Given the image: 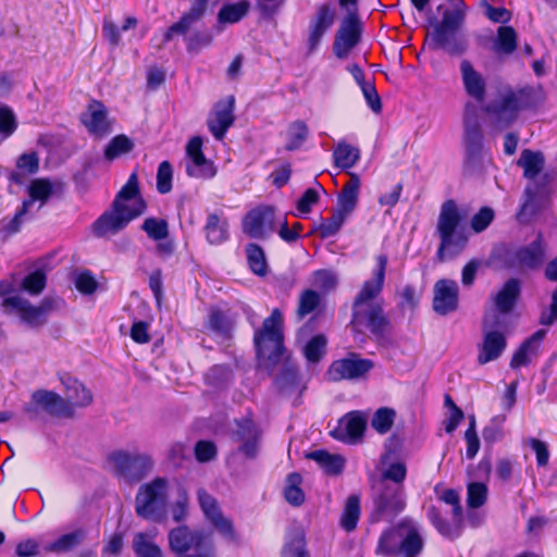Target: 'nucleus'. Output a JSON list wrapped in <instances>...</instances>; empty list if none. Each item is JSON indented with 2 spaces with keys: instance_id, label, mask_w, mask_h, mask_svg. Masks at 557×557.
Listing matches in <instances>:
<instances>
[{
  "instance_id": "nucleus-22",
  "label": "nucleus",
  "mask_w": 557,
  "mask_h": 557,
  "mask_svg": "<svg viewBox=\"0 0 557 557\" xmlns=\"http://www.w3.org/2000/svg\"><path fill=\"white\" fill-rule=\"evenodd\" d=\"M431 49H442L451 55H460L467 50V40L457 34V29L434 26L430 35Z\"/></svg>"
},
{
  "instance_id": "nucleus-1",
  "label": "nucleus",
  "mask_w": 557,
  "mask_h": 557,
  "mask_svg": "<svg viewBox=\"0 0 557 557\" xmlns=\"http://www.w3.org/2000/svg\"><path fill=\"white\" fill-rule=\"evenodd\" d=\"M377 269L372 280L366 281L352 304L351 325L358 332L370 331L375 336L384 334L388 320L380 294L385 280L387 257H376Z\"/></svg>"
},
{
  "instance_id": "nucleus-35",
  "label": "nucleus",
  "mask_w": 557,
  "mask_h": 557,
  "mask_svg": "<svg viewBox=\"0 0 557 557\" xmlns=\"http://www.w3.org/2000/svg\"><path fill=\"white\" fill-rule=\"evenodd\" d=\"M517 165L523 170V176L529 180L542 173L545 165V158L541 151L524 149L521 151Z\"/></svg>"
},
{
  "instance_id": "nucleus-19",
  "label": "nucleus",
  "mask_w": 557,
  "mask_h": 557,
  "mask_svg": "<svg viewBox=\"0 0 557 557\" xmlns=\"http://www.w3.org/2000/svg\"><path fill=\"white\" fill-rule=\"evenodd\" d=\"M234 96H227L214 104L207 124L215 139L222 140L227 129L234 124Z\"/></svg>"
},
{
  "instance_id": "nucleus-43",
  "label": "nucleus",
  "mask_w": 557,
  "mask_h": 557,
  "mask_svg": "<svg viewBox=\"0 0 557 557\" xmlns=\"http://www.w3.org/2000/svg\"><path fill=\"white\" fill-rule=\"evenodd\" d=\"M84 532L81 530L64 534L49 543L46 550L51 553H66L77 547L84 540Z\"/></svg>"
},
{
  "instance_id": "nucleus-10",
  "label": "nucleus",
  "mask_w": 557,
  "mask_h": 557,
  "mask_svg": "<svg viewBox=\"0 0 557 557\" xmlns=\"http://www.w3.org/2000/svg\"><path fill=\"white\" fill-rule=\"evenodd\" d=\"M108 461L114 475L128 484L143 481L154 468V461L150 455L122 449L112 451Z\"/></svg>"
},
{
  "instance_id": "nucleus-4",
  "label": "nucleus",
  "mask_w": 557,
  "mask_h": 557,
  "mask_svg": "<svg viewBox=\"0 0 557 557\" xmlns=\"http://www.w3.org/2000/svg\"><path fill=\"white\" fill-rule=\"evenodd\" d=\"M283 341V315L278 309H274L253 336L260 367L272 371V367L280 362L284 352Z\"/></svg>"
},
{
  "instance_id": "nucleus-14",
  "label": "nucleus",
  "mask_w": 557,
  "mask_h": 557,
  "mask_svg": "<svg viewBox=\"0 0 557 557\" xmlns=\"http://www.w3.org/2000/svg\"><path fill=\"white\" fill-rule=\"evenodd\" d=\"M52 194L53 187L49 180L36 178L32 181L28 186L29 199L23 201L21 209L15 213L13 219L3 226V230L9 234L17 233L23 223V218L28 213L34 202L38 200L40 201V207H42Z\"/></svg>"
},
{
  "instance_id": "nucleus-47",
  "label": "nucleus",
  "mask_w": 557,
  "mask_h": 557,
  "mask_svg": "<svg viewBox=\"0 0 557 557\" xmlns=\"http://www.w3.org/2000/svg\"><path fill=\"white\" fill-rule=\"evenodd\" d=\"M134 148V143L125 135L113 137L104 149V158L109 161L117 157L128 153Z\"/></svg>"
},
{
  "instance_id": "nucleus-28",
  "label": "nucleus",
  "mask_w": 557,
  "mask_h": 557,
  "mask_svg": "<svg viewBox=\"0 0 557 557\" xmlns=\"http://www.w3.org/2000/svg\"><path fill=\"white\" fill-rule=\"evenodd\" d=\"M32 400L35 405L54 417H72L73 410L67 401L59 394L39 389L33 393Z\"/></svg>"
},
{
  "instance_id": "nucleus-26",
  "label": "nucleus",
  "mask_w": 557,
  "mask_h": 557,
  "mask_svg": "<svg viewBox=\"0 0 557 557\" xmlns=\"http://www.w3.org/2000/svg\"><path fill=\"white\" fill-rule=\"evenodd\" d=\"M208 542H210L208 536L191 531L186 524L172 529L169 534L170 547L177 554H185L190 549L195 550Z\"/></svg>"
},
{
  "instance_id": "nucleus-40",
  "label": "nucleus",
  "mask_w": 557,
  "mask_h": 557,
  "mask_svg": "<svg viewBox=\"0 0 557 557\" xmlns=\"http://www.w3.org/2000/svg\"><path fill=\"white\" fill-rule=\"evenodd\" d=\"M553 182L554 175L552 173L542 172L535 177L528 180L524 195H535L546 199L552 193Z\"/></svg>"
},
{
  "instance_id": "nucleus-51",
  "label": "nucleus",
  "mask_w": 557,
  "mask_h": 557,
  "mask_svg": "<svg viewBox=\"0 0 557 557\" xmlns=\"http://www.w3.org/2000/svg\"><path fill=\"white\" fill-rule=\"evenodd\" d=\"M348 215L338 209H335L329 219L321 221L318 231L322 238L335 235L342 227L344 221Z\"/></svg>"
},
{
  "instance_id": "nucleus-21",
  "label": "nucleus",
  "mask_w": 557,
  "mask_h": 557,
  "mask_svg": "<svg viewBox=\"0 0 557 557\" xmlns=\"http://www.w3.org/2000/svg\"><path fill=\"white\" fill-rule=\"evenodd\" d=\"M458 284L448 278L438 280L434 285L433 309L441 315L454 312L458 308Z\"/></svg>"
},
{
  "instance_id": "nucleus-33",
  "label": "nucleus",
  "mask_w": 557,
  "mask_h": 557,
  "mask_svg": "<svg viewBox=\"0 0 557 557\" xmlns=\"http://www.w3.org/2000/svg\"><path fill=\"white\" fill-rule=\"evenodd\" d=\"M306 458L315 461L329 475H338L345 467V458L338 454H331L324 449H318L306 454Z\"/></svg>"
},
{
  "instance_id": "nucleus-24",
  "label": "nucleus",
  "mask_w": 557,
  "mask_h": 557,
  "mask_svg": "<svg viewBox=\"0 0 557 557\" xmlns=\"http://www.w3.org/2000/svg\"><path fill=\"white\" fill-rule=\"evenodd\" d=\"M366 426V418L360 412L352 411L339 420L331 435L344 443H355L363 436Z\"/></svg>"
},
{
  "instance_id": "nucleus-62",
  "label": "nucleus",
  "mask_w": 557,
  "mask_h": 557,
  "mask_svg": "<svg viewBox=\"0 0 557 557\" xmlns=\"http://www.w3.org/2000/svg\"><path fill=\"white\" fill-rule=\"evenodd\" d=\"M360 511V497L355 494L349 495L345 503L341 522H358Z\"/></svg>"
},
{
  "instance_id": "nucleus-15",
  "label": "nucleus",
  "mask_w": 557,
  "mask_h": 557,
  "mask_svg": "<svg viewBox=\"0 0 557 557\" xmlns=\"http://www.w3.org/2000/svg\"><path fill=\"white\" fill-rule=\"evenodd\" d=\"M243 231L251 238L265 239L275 231V213L270 206L250 210L243 220Z\"/></svg>"
},
{
  "instance_id": "nucleus-2",
  "label": "nucleus",
  "mask_w": 557,
  "mask_h": 557,
  "mask_svg": "<svg viewBox=\"0 0 557 557\" xmlns=\"http://www.w3.org/2000/svg\"><path fill=\"white\" fill-rule=\"evenodd\" d=\"M545 98L541 85H527L519 88L506 87L484 107V111L493 119L494 127L505 129L518 119L521 111L541 106Z\"/></svg>"
},
{
  "instance_id": "nucleus-59",
  "label": "nucleus",
  "mask_w": 557,
  "mask_h": 557,
  "mask_svg": "<svg viewBox=\"0 0 557 557\" xmlns=\"http://www.w3.org/2000/svg\"><path fill=\"white\" fill-rule=\"evenodd\" d=\"M246 252L250 269L256 274L263 275L267 270V262L261 247L256 244H249L246 248Z\"/></svg>"
},
{
  "instance_id": "nucleus-20",
  "label": "nucleus",
  "mask_w": 557,
  "mask_h": 557,
  "mask_svg": "<svg viewBox=\"0 0 557 557\" xmlns=\"http://www.w3.org/2000/svg\"><path fill=\"white\" fill-rule=\"evenodd\" d=\"M336 20L335 9L330 3L318 7L310 20L308 35V52L315 51L324 34L332 27Z\"/></svg>"
},
{
  "instance_id": "nucleus-18",
  "label": "nucleus",
  "mask_w": 557,
  "mask_h": 557,
  "mask_svg": "<svg viewBox=\"0 0 557 557\" xmlns=\"http://www.w3.org/2000/svg\"><path fill=\"white\" fill-rule=\"evenodd\" d=\"M233 438L239 444L238 451L246 458L252 459L258 455L261 430L250 417L236 421Z\"/></svg>"
},
{
  "instance_id": "nucleus-56",
  "label": "nucleus",
  "mask_w": 557,
  "mask_h": 557,
  "mask_svg": "<svg viewBox=\"0 0 557 557\" xmlns=\"http://www.w3.org/2000/svg\"><path fill=\"white\" fill-rule=\"evenodd\" d=\"M488 490L482 482H471L467 486V505L469 508H479L487 499Z\"/></svg>"
},
{
  "instance_id": "nucleus-13",
  "label": "nucleus",
  "mask_w": 557,
  "mask_h": 557,
  "mask_svg": "<svg viewBox=\"0 0 557 557\" xmlns=\"http://www.w3.org/2000/svg\"><path fill=\"white\" fill-rule=\"evenodd\" d=\"M373 368L374 362L371 359L350 352L346 358L334 360L325 372V377L329 382L356 381L364 377Z\"/></svg>"
},
{
  "instance_id": "nucleus-54",
  "label": "nucleus",
  "mask_w": 557,
  "mask_h": 557,
  "mask_svg": "<svg viewBox=\"0 0 557 557\" xmlns=\"http://www.w3.org/2000/svg\"><path fill=\"white\" fill-rule=\"evenodd\" d=\"M133 548L137 557H163L160 547L147 540L143 533L134 537Z\"/></svg>"
},
{
  "instance_id": "nucleus-5",
  "label": "nucleus",
  "mask_w": 557,
  "mask_h": 557,
  "mask_svg": "<svg viewBox=\"0 0 557 557\" xmlns=\"http://www.w3.org/2000/svg\"><path fill=\"white\" fill-rule=\"evenodd\" d=\"M209 2L210 0H194L190 9L166 29L163 41L172 40L174 35H182L185 37L188 52H199L202 48L210 46L213 35L209 29H193L194 25L206 15Z\"/></svg>"
},
{
  "instance_id": "nucleus-60",
  "label": "nucleus",
  "mask_w": 557,
  "mask_h": 557,
  "mask_svg": "<svg viewBox=\"0 0 557 557\" xmlns=\"http://www.w3.org/2000/svg\"><path fill=\"white\" fill-rule=\"evenodd\" d=\"M17 128V121L13 110L0 104V134L7 138L10 137Z\"/></svg>"
},
{
  "instance_id": "nucleus-17",
  "label": "nucleus",
  "mask_w": 557,
  "mask_h": 557,
  "mask_svg": "<svg viewBox=\"0 0 557 557\" xmlns=\"http://www.w3.org/2000/svg\"><path fill=\"white\" fill-rule=\"evenodd\" d=\"M544 261V250L540 239L529 246L508 249L504 253V262L511 269H535Z\"/></svg>"
},
{
  "instance_id": "nucleus-45",
  "label": "nucleus",
  "mask_w": 557,
  "mask_h": 557,
  "mask_svg": "<svg viewBox=\"0 0 557 557\" xmlns=\"http://www.w3.org/2000/svg\"><path fill=\"white\" fill-rule=\"evenodd\" d=\"M301 482L302 478L297 472H293L287 475L284 496L285 499L293 506H299L305 500V494L300 488Z\"/></svg>"
},
{
  "instance_id": "nucleus-61",
  "label": "nucleus",
  "mask_w": 557,
  "mask_h": 557,
  "mask_svg": "<svg viewBox=\"0 0 557 557\" xmlns=\"http://www.w3.org/2000/svg\"><path fill=\"white\" fill-rule=\"evenodd\" d=\"M173 170L169 161H162L157 172V189L160 194H168L172 190Z\"/></svg>"
},
{
  "instance_id": "nucleus-16",
  "label": "nucleus",
  "mask_w": 557,
  "mask_h": 557,
  "mask_svg": "<svg viewBox=\"0 0 557 557\" xmlns=\"http://www.w3.org/2000/svg\"><path fill=\"white\" fill-rule=\"evenodd\" d=\"M361 35L360 23L356 11H349V14L343 20L333 44L334 54L338 59H346L355 48Z\"/></svg>"
},
{
  "instance_id": "nucleus-46",
  "label": "nucleus",
  "mask_w": 557,
  "mask_h": 557,
  "mask_svg": "<svg viewBox=\"0 0 557 557\" xmlns=\"http://www.w3.org/2000/svg\"><path fill=\"white\" fill-rule=\"evenodd\" d=\"M321 304V296L313 289H305L299 295L296 314L299 320L315 311Z\"/></svg>"
},
{
  "instance_id": "nucleus-34",
  "label": "nucleus",
  "mask_w": 557,
  "mask_h": 557,
  "mask_svg": "<svg viewBox=\"0 0 557 557\" xmlns=\"http://www.w3.org/2000/svg\"><path fill=\"white\" fill-rule=\"evenodd\" d=\"M236 323L235 317L228 311H222L219 308H211L206 326L213 333L230 338Z\"/></svg>"
},
{
  "instance_id": "nucleus-39",
  "label": "nucleus",
  "mask_w": 557,
  "mask_h": 557,
  "mask_svg": "<svg viewBox=\"0 0 557 557\" xmlns=\"http://www.w3.org/2000/svg\"><path fill=\"white\" fill-rule=\"evenodd\" d=\"M327 338L323 334L314 335L302 347L304 357L309 363H319L326 355Z\"/></svg>"
},
{
  "instance_id": "nucleus-9",
  "label": "nucleus",
  "mask_w": 557,
  "mask_h": 557,
  "mask_svg": "<svg viewBox=\"0 0 557 557\" xmlns=\"http://www.w3.org/2000/svg\"><path fill=\"white\" fill-rule=\"evenodd\" d=\"M463 122V143L466 149L463 174L467 176H474L480 174L483 170L484 156L483 134L478 120L476 109L472 104H467Z\"/></svg>"
},
{
  "instance_id": "nucleus-53",
  "label": "nucleus",
  "mask_w": 557,
  "mask_h": 557,
  "mask_svg": "<svg viewBox=\"0 0 557 557\" xmlns=\"http://www.w3.org/2000/svg\"><path fill=\"white\" fill-rule=\"evenodd\" d=\"M299 375L295 366L285 364L275 379L277 388L282 392H290L298 386Z\"/></svg>"
},
{
  "instance_id": "nucleus-44",
  "label": "nucleus",
  "mask_w": 557,
  "mask_h": 557,
  "mask_svg": "<svg viewBox=\"0 0 557 557\" xmlns=\"http://www.w3.org/2000/svg\"><path fill=\"white\" fill-rule=\"evenodd\" d=\"M523 202L517 214L518 220L521 223H530L542 210L543 201L545 198L535 195H524Z\"/></svg>"
},
{
  "instance_id": "nucleus-37",
  "label": "nucleus",
  "mask_w": 557,
  "mask_h": 557,
  "mask_svg": "<svg viewBox=\"0 0 557 557\" xmlns=\"http://www.w3.org/2000/svg\"><path fill=\"white\" fill-rule=\"evenodd\" d=\"M250 2L248 0H240L236 3L224 4L216 16L218 23L234 24L239 22L249 11Z\"/></svg>"
},
{
  "instance_id": "nucleus-6",
  "label": "nucleus",
  "mask_w": 557,
  "mask_h": 557,
  "mask_svg": "<svg viewBox=\"0 0 557 557\" xmlns=\"http://www.w3.org/2000/svg\"><path fill=\"white\" fill-rule=\"evenodd\" d=\"M463 216L455 200L449 199L442 203L436 231L441 238V244L437 250V258L444 261L445 252L450 256H456L466 246L467 236L458 231V227Z\"/></svg>"
},
{
  "instance_id": "nucleus-58",
  "label": "nucleus",
  "mask_w": 557,
  "mask_h": 557,
  "mask_svg": "<svg viewBox=\"0 0 557 557\" xmlns=\"http://www.w3.org/2000/svg\"><path fill=\"white\" fill-rule=\"evenodd\" d=\"M46 274L42 270H36L24 277L21 287L30 295H39L46 287Z\"/></svg>"
},
{
  "instance_id": "nucleus-64",
  "label": "nucleus",
  "mask_w": 557,
  "mask_h": 557,
  "mask_svg": "<svg viewBox=\"0 0 557 557\" xmlns=\"http://www.w3.org/2000/svg\"><path fill=\"white\" fill-rule=\"evenodd\" d=\"M75 287L79 293L90 295L96 292L98 283L89 271H85L76 276Z\"/></svg>"
},
{
  "instance_id": "nucleus-50",
  "label": "nucleus",
  "mask_w": 557,
  "mask_h": 557,
  "mask_svg": "<svg viewBox=\"0 0 557 557\" xmlns=\"http://www.w3.org/2000/svg\"><path fill=\"white\" fill-rule=\"evenodd\" d=\"M141 230L153 240H163L169 236V224L164 219L147 218Z\"/></svg>"
},
{
  "instance_id": "nucleus-49",
  "label": "nucleus",
  "mask_w": 557,
  "mask_h": 557,
  "mask_svg": "<svg viewBox=\"0 0 557 557\" xmlns=\"http://www.w3.org/2000/svg\"><path fill=\"white\" fill-rule=\"evenodd\" d=\"M198 500L205 516L210 522H226L222 517L215 498L205 490L198 491Z\"/></svg>"
},
{
  "instance_id": "nucleus-12",
  "label": "nucleus",
  "mask_w": 557,
  "mask_h": 557,
  "mask_svg": "<svg viewBox=\"0 0 557 557\" xmlns=\"http://www.w3.org/2000/svg\"><path fill=\"white\" fill-rule=\"evenodd\" d=\"M496 312L486 313L483 318V341L479 345L478 363L483 366L498 359L507 346L504 333L495 330L498 325Z\"/></svg>"
},
{
  "instance_id": "nucleus-55",
  "label": "nucleus",
  "mask_w": 557,
  "mask_h": 557,
  "mask_svg": "<svg viewBox=\"0 0 557 557\" xmlns=\"http://www.w3.org/2000/svg\"><path fill=\"white\" fill-rule=\"evenodd\" d=\"M395 416L396 412L394 409L387 407L380 408L375 411L371 420V425L380 434H385L391 430Z\"/></svg>"
},
{
  "instance_id": "nucleus-42",
  "label": "nucleus",
  "mask_w": 557,
  "mask_h": 557,
  "mask_svg": "<svg viewBox=\"0 0 557 557\" xmlns=\"http://www.w3.org/2000/svg\"><path fill=\"white\" fill-rule=\"evenodd\" d=\"M453 9L443 13V18L436 25L450 29H459L465 23L467 7L462 0H451Z\"/></svg>"
},
{
  "instance_id": "nucleus-23",
  "label": "nucleus",
  "mask_w": 557,
  "mask_h": 557,
  "mask_svg": "<svg viewBox=\"0 0 557 557\" xmlns=\"http://www.w3.org/2000/svg\"><path fill=\"white\" fill-rule=\"evenodd\" d=\"M201 148L202 139L200 137H193L188 141L186 153L190 159V164L187 165L186 172L193 177L210 178L214 176L215 169L212 162L206 159Z\"/></svg>"
},
{
  "instance_id": "nucleus-8",
  "label": "nucleus",
  "mask_w": 557,
  "mask_h": 557,
  "mask_svg": "<svg viewBox=\"0 0 557 557\" xmlns=\"http://www.w3.org/2000/svg\"><path fill=\"white\" fill-rule=\"evenodd\" d=\"M169 481L157 476L138 487L135 496V511L144 520L159 519L166 510Z\"/></svg>"
},
{
  "instance_id": "nucleus-25",
  "label": "nucleus",
  "mask_w": 557,
  "mask_h": 557,
  "mask_svg": "<svg viewBox=\"0 0 557 557\" xmlns=\"http://www.w3.org/2000/svg\"><path fill=\"white\" fill-rule=\"evenodd\" d=\"M81 121L88 132L97 137H103L112 131L108 110L100 101L90 102L86 112L82 114Z\"/></svg>"
},
{
  "instance_id": "nucleus-41",
  "label": "nucleus",
  "mask_w": 557,
  "mask_h": 557,
  "mask_svg": "<svg viewBox=\"0 0 557 557\" xmlns=\"http://www.w3.org/2000/svg\"><path fill=\"white\" fill-rule=\"evenodd\" d=\"M287 537V543L282 553L283 557H306L304 530L294 527L288 530Z\"/></svg>"
},
{
  "instance_id": "nucleus-7",
  "label": "nucleus",
  "mask_w": 557,
  "mask_h": 557,
  "mask_svg": "<svg viewBox=\"0 0 557 557\" xmlns=\"http://www.w3.org/2000/svg\"><path fill=\"white\" fill-rule=\"evenodd\" d=\"M422 548L423 540L410 524H394L381 535L377 553L384 556L417 557Z\"/></svg>"
},
{
  "instance_id": "nucleus-38",
  "label": "nucleus",
  "mask_w": 557,
  "mask_h": 557,
  "mask_svg": "<svg viewBox=\"0 0 557 557\" xmlns=\"http://www.w3.org/2000/svg\"><path fill=\"white\" fill-rule=\"evenodd\" d=\"M227 222L215 213L209 214L205 225L207 240L212 245L223 243L227 238Z\"/></svg>"
},
{
  "instance_id": "nucleus-3",
  "label": "nucleus",
  "mask_w": 557,
  "mask_h": 557,
  "mask_svg": "<svg viewBox=\"0 0 557 557\" xmlns=\"http://www.w3.org/2000/svg\"><path fill=\"white\" fill-rule=\"evenodd\" d=\"M146 202L139 197V187L136 173L131 174L127 183L117 193L112 209L104 212L92 225L96 236L104 237L116 234L126 227L135 218L141 215Z\"/></svg>"
},
{
  "instance_id": "nucleus-11",
  "label": "nucleus",
  "mask_w": 557,
  "mask_h": 557,
  "mask_svg": "<svg viewBox=\"0 0 557 557\" xmlns=\"http://www.w3.org/2000/svg\"><path fill=\"white\" fill-rule=\"evenodd\" d=\"M372 502L374 519L393 520L406 507L405 491L398 485L375 481L372 484Z\"/></svg>"
},
{
  "instance_id": "nucleus-27",
  "label": "nucleus",
  "mask_w": 557,
  "mask_h": 557,
  "mask_svg": "<svg viewBox=\"0 0 557 557\" xmlns=\"http://www.w3.org/2000/svg\"><path fill=\"white\" fill-rule=\"evenodd\" d=\"M2 307H10L18 312L21 320L29 327L37 329L47 323L37 306L32 305L27 299L21 296H10L2 300Z\"/></svg>"
},
{
  "instance_id": "nucleus-52",
  "label": "nucleus",
  "mask_w": 557,
  "mask_h": 557,
  "mask_svg": "<svg viewBox=\"0 0 557 557\" xmlns=\"http://www.w3.org/2000/svg\"><path fill=\"white\" fill-rule=\"evenodd\" d=\"M406 475V465L404 462H393L382 472L377 481H385L387 485H398L404 488Z\"/></svg>"
},
{
  "instance_id": "nucleus-32",
  "label": "nucleus",
  "mask_w": 557,
  "mask_h": 557,
  "mask_svg": "<svg viewBox=\"0 0 557 557\" xmlns=\"http://www.w3.org/2000/svg\"><path fill=\"white\" fill-rule=\"evenodd\" d=\"M349 181L344 185L337 197L336 209L349 215L356 208L359 196L360 180L356 173L349 172Z\"/></svg>"
},
{
  "instance_id": "nucleus-36",
  "label": "nucleus",
  "mask_w": 557,
  "mask_h": 557,
  "mask_svg": "<svg viewBox=\"0 0 557 557\" xmlns=\"http://www.w3.org/2000/svg\"><path fill=\"white\" fill-rule=\"evenodd\" d=\"M334 163L337 168L348 170L352 168L360 158V151L357 147L339 141L333 151Z\"/></svg>"
},
{
  "instance_id": "nucleus-30",
  "label": "nucleus",
  "mask_w": 557,
  "mask_h": 557,
  "mask_svg": "<svg viewBox=\"0 0 557 557\" xmlns=\"http://www.w3.org/2000/svg\"><path fill=\"white\" fill-rule=\"evenodd\" d=\"M60 379L65 387L64 399L70 404L73 411L74 407H86L91 404L92 395L84 384L67 374L62 375Z\"/></svg>"
},
{
  "instance_id": "nucleus-29",
  "label": "nucleus",
  "mask_w": 557,
  "mask_h": 557,
  "mask_svg": "<svg viewBox=\"0 0 557 557\" xmlns=\"http://www.w3.org/2000/svg\"><path fill=\"white\" fill-rule=\"evenodd\" d=\"M460 71L467 94L478 102H482L486 92V84L483 76L473 69L468 60L461 62Z\"/></svg>"
},
{
  "instance_id": "nucleus-48",
  "label": "nucleus",
  "mask_w": 557,
  "mask_h": 557,
  "mask_svg": "<svg viewBox=\"0 0 557 557\" xmlns=\"http://www.w3.org/2000/svg\"><path fill=\"white\" fill-rule=\"evenodd\" d=\"M517 48V33L511 26H500L497 30L495 50L502 53H512Z\"/></svg>"
},
{
  "instance_id": "nucleus-31",
  "label": "nucleus",
  "mask_w": 557,
  "mask_h": 557,
  "mask_svg": "<svg viewBox=\"0 0 557 557\" xmlns=\"http://www.w3.org/2000/svg\"><path fill=\"white\" fill-rule=\"evenodd\" d=\"M521 293L520 282L509 278L494 297L496 310L500 313H509L515 308Z\"/></svg>"
},
{
  "instance_id": "nucleus-63",
  "label": "nucleus",
  "mask_w": 557,
  "mask_h": 557,
  "mask_svg": "<svg viewBox=\"0 0 557 557\" xmlns=\"http://www.w3.org/2000/svg\"><path fill=\"white\" fill-rule=\"evenodd\" d=\"M494 211L488 207H483L473 215L471 220V227L475 233H481L488 227L494 220Z\"/></svg>"
},
{
  "instance_id": "nucleus-57",
  "label": "nucleus",
  "mask_w": 557,
  "mask_h": 557,
  "mask_svg": "<svg viewBox=\"0 0 557 557\" xmlns=\"http://www.w3.org/2000/svg\"><path fill=\"white\" fill-rule=\"evenodd\" d=\"M308 127L302 121H296L290 124L287 131V144L286 150L298 149L302 143L307 139Z\"/></svg>"
}]
</instances>
